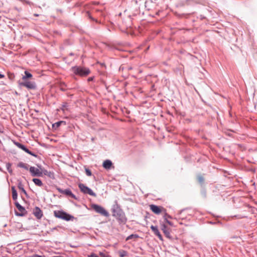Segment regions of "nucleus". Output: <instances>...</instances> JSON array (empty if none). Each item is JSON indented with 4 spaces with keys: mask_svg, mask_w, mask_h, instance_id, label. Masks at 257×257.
<instances>
[{
    "mask_svg": "<svg viewBox=\"0 0 257 257\" xmlns=\"http://www.w3.org/2000/svg\"><path fill=\"white\" fill-rule=\"evenodd\" d=\"M112 216L115 217L120 223L125 224L127 221L125 213L115 201V204L112 207Z\"/></svg>",
    "mask_w": 257,
    "mask_h": 257,
    "instance_id": "nucleus-1",
    "label": "nucleus"
},
{
    "mask_svg": "<svg viewBox=\"0 0 257 257\" xmlns=\"http://www.w3.org/2000/svg\"><path fill=\"white\" fill-rule=\"evenodd\" d=\"M70 70L74 75H78L80 77H85L90 73V71L89 68L82 66H73L71 67Z\"/></svg>",
    "mask_w": 257,
    "mask_h": 257,
    "instance_id": "nucleus-2",
    "label": "nucleus"
},
{
    "mask_svg": "<svg viewBox=\"0 0 257 257\" xmlns=\"http://www.w3.org/2000/svg\"><path fill=\"white\" fill-rule=\"evenodd\" d=\"M54 215L58 218L66 221H70L74 219V216L62 210H55Z\"/></svg>",
    "mask_w": 257,
    "mask_h": 257,
    "instance_id": "nucleus-3",
    "label": "nucleus"
},
{
    "mask_svg": "<svg viewBox=\"0 0 257 257\" xmlns=\"http://www.w3.org/2000/svg\"><path fill=\"white\" fill-rule=\"evenodd\" d=\"M92 208L97 213L105 217H108L109 213L102 206L96 204L91 205Z\"/></svg>",
    "mask_w": 257,
    "mask_h": 257,
    "instance_id": "nucleus-4",
    "label": "nucleus"
},
{
    "mask_svg": "<svg viewBox=\"0 0 257 257\" xmlns=\"http://www.w3.org/2000/svg\"><path fill=\"white\" fill-rule=\"evenodd\" d=\"M78 186L81 191L84 194H89L93 197L96 196V194L90 188L84 184L80 183Z\"/></svg>",
    "mask_w": 257,
    "mask_h": 257,
    "instance_id": "nucleus-5",
    "label": "nucleus"
},
{
    "mask_svg": "<svg viewBox=\"0 0 257 257\" xmlns=\"http://www.w3.org/2000/svg\"><path fill=\"white\" fill-rule=\"evenodd\" d=\"M15 204L17 209H18V210L19 211V212L15 211V214L16 216H24L27 214V211L25 208V207H24L21 204H20L18 202L16 201L15 202Z\"/></svg>",
    "mask_w": 257,
    "mask_h": 257,
    "instance_id": "nucleus-6",
    "label": "nucleus"
},
{
    "mask_svg": "<svg viewBox=\"0 0 257 257\" xmlns=\"http://www.w3.org/2000/svg\"><path fill=\"white\" fill-rule=\"evenodd\" d=\"M21 86H25L28 89H35L37 87L35 82L25 80L20 83Z\"/></svg>",
    "mask_w": 257,
    "mask_h": 257,
    "instance_id": "nucleus-7",
    "label": "nucleus"
},
{
    "mask_svg": "<svg viewBox=\"0 0 257 257\" xmlns=\"http://www.w3.org/2000/svg\"><path fill=\"white\" fill-rule=\"evenodd\" d=\"M15 144L19 148L22 149L23 151H25L26 153L30 154V155L34 156L35 157H37L38 156L37 154L30 151L27 148V147L25 145H23L22 144H21L19 142H15Z\"/></svg>",
    "mask_w": 257,
    "mask_h": 257,
    "instance_id": "nucleus-8",
    "label": "nucleus"
},
{
    "mask_svg": "<svg viewBox=\"0 0 257 257\" xmlns=\"http://www.w3.org/2000/svg\"><path fill=\"white\" fill-rule=\"evenodd\" d=\"M15 144L19 148L22 149L23 151H25L26 153L30 154V155L34 156L35 157H37L38 156L37 154L30 151L27 148V147L25 145H23L22 144H21L19 142H15Z\"/></svg>",
    "mask_w": 257,
    "mask_h": 257,
    "instance_id": "nucleus-9",
    "label": "nucleus"
},
{
    "mask_svg": "<svg viewBox=\"0 0 257 257\" xmlns=\"http://www.w3.org/2000/svg\"><path fill=\"white\" fill-rule=\"evenodd\" d=\"M15 144L19 148L22 149L23 151H25L26 153L30 154V155L34 156L35 157H37L38 156L37 154L30 151L27 148V147L25 145H23L22 144H21L19 142H15Z\"/></svg>",
    "mask_w": 257,
    "mask_h": 257,
    "instance_id": "nucleus-10",
    "label": "nucleus"
},
{
    "mask_svg": "<svg viewBox=\"0 0 257 257\" xmlns=\"http://www.w3.org/2000/svg\"><path fill=\"white\" fill-rule=\"evenodd\" d=\"M15 144L19 148L22 149L23 151H25L26 153L30 154V155L34 156L35 157H37L38 156L37 154L30 151L27 148V147L25 145H23L22 144H21L19 142H15Z\"/></svg>",
    "mask_w": 257,
    "mask_h": 257,
    "instance_id": "nucleus-11",
    "label": "nucleus"
},
{
    "mask_svg": "<svg viewBox=\"0 0 257 257\" xmlns=\"http://www.w3.org/2000/svg\"><path fill=\"white\" fill-rule=\"evenodd\" d=\"M58 192L61 194H64L67 196H69L72 198L77 200V198L76 196L69 189L63 190L61 188H57Z\"/></svg>",
    "mask_w": 257,
    "mask_h": 257,
    "instance_id": "nucleus-12",
    "label": "nucleus"
},
{
    "mask_svg": "<svg viewBox=\"0 0 257 257\" xmlns=\"http://www.w3.org/2000/svg\"><path fill=\"white\" fill-rule=\"evenodd\" d=\"M160 227L161 230L163 231V233L166 236V237L171 239L172 236L170 234V228H168L166 225H165L164 223H160Z\"/></svg>",
    "mask_w": 257,
    "mask_h": 257,
    "instance_id": "nucleus-13",
    "label": "nucleus"
},
{
    "mask_svg": "<svg viewBox=\"0 0 257 257\" xmlns=\"http://www.w3.org/2000/svg\"><path fill=\"white\" fill-rule=\"evenodd\" d=\"M29 171L32 176L41 177L42 176V172L35 167H30Z\"/></svg>",
    "mask_w": 257,
    "mask_h": 257,
    "instance_id": "nucleus-14",
    "label": "nucleus"
},
{
    "mask_svg": "<svg viewBox=\"0 0 257 257\" xmlns=\"http://www.w3.org/2000/svg\"><path fill=\"white\" fill-rule=\"evenodd\" d=\"M130 16H127L122 20V23L126 28L131 27L132 24V20Z\"/></svg>",
    "mask_w": 257,
    "mask_h": 257,
    "instance_id": "nucleus-15",
    "label": "nucleus"
},
{
    "mask_svg": "<svg viewBox=\"0 0 257 257\" xmlns=\"http://www.w3.org/2000/svg\"><path fill=\"white\" fill-rule=\"evenodd\" d=\"M33 214L38 219L43 216V212L39 207H35L33 210Z\"/></svg>",
    "mask_w": 257,
    "mask_h": 257,
    "instance_id": "nucleus-16",
    "label": "nucleus"
},
{
    "mask_svg": "<svg viewBox=\"0 0 257 257\" xmlns=\"http://www.w3.org/2000/svg\"><path fill=\"white\" fill-rule=\"evenodd\" d=\"M150 228L152 229V230L153 231V232H154V234L155 235H156L157 236H158L160 240H161V241H163V236H162L161 234L160 233V232L158 228V227L157 226L152 225L150 227Z\"/></svg>",
    "mask_w": 257,
    "mask_h": 257,
    "instance_id": "nucleus-17",
    "label": "nucleus"
},
{
    "mask_svg": "<svg viewBox=\"0 0 257 257\" xmlns=\"http://www.w3.org/2000/svg\"><path fill=\"white\" fill-rule=\"evenodd\" d=\"M150 207L151 210L156 214H159L161 212V208L158 206L152 204L150 205Z\"/></svg>",
    "mask_w": 257,
    "mask_h": 257,
    "instance_id": "nucleus-18",
    "label": "nucleus"
},
{
    "mask_svg": "<svg viewBox=\"0 0 257 257\" xmlns=\"http://www.w3.org/2000/svg\"><path fill=\"white\" fill-rule=\"evenodd\" d=\"M61 125H66V121L61 120L53 123L52 124V128L54 130H57Z\"/></svg>",
    "mask_w": 257,
    "mask_h": 257,
    "instance_id": "nucleus-19",
    "label": "nucleus"
},
{
    "mask_svg": "<svg viewBox=\"0 0 257 257\" xmlns=\"http://www.w3.org/2000/svg\"><path fill=\"white\" fill-rule=\"evenodd\" d=\"M112 165V162L109 160H106L103 163V167L106 169H109Z\"/></svg>",
    "mask_w": 257,
    "mask_h": 257,
    "instance_id": "nucleus-20",
    "label": "nucleus"
},
{
    "mask_svg": "<svg viewBox=\"0 0 257 257\" xmlns=\"http://www.w3.org/2000/svg\"><path fill=\"white\" fill-rule=\"evenodd\" d=\"M18 187L26 196H28V194L24 189V185L21 181L18 180Z\"/></svg>",
    "mask_w": 257,
    "mask_h": 257,
    "instance_id": "nucleus-21",
    "label": "nucleus"
},
{
    "mask_svg": "<svg viewBox=\"0 0 257 257\" xmlns=\"http://www.w3.org/2000/svg\"><path fill=\"white\" fill-rule=\"evenodd\" d=\"M12 192L13 199L16 201L18 198V193L15 186L12 187Z\"/></svg>",
    "mask_w": 257,
    "mask_h": 257,
    "instance_id": "nucleus-22",
    "label": "nucleus"
},
{
    "mask_svg": "<svg viewBox=\"0 0 257 257\" xmlns=\"http://www.w3.org/2000/svg\"><path fill=\"white\" fill-rule=\"evenodd\" d=\"M29 166V165L28 164L24 163L22 162H19L17 165L18 167L24 168L26 170H28Z\"/></svg>",
    "mask_w": 257,
    "mask_h": 257,
    "instance_id": "nucleus-23",
    "label": "nucleus"
},
{
    "mask_svg": "<svg viewBox=\"0 0 257 257\" xmlns=\"http://www.w3.org/2000/svg\"><path fill=\"white\" fill-rule=\"evenodd\" d=\"M32 181L34 184L38 186L41 187L43 185L42 181L40 179L34 178Z\"/></svg>",
    "mask_w": 257,
    "mask_h": 257,
    "instance_id": "nucleus-24",
    "label": "nucleus"
},
{
    "mask_svg": "<svg viewBox=\"0 0 257 257\" xmlns=\"http://www.w3.org/2000/svg\"><path fill=\"white\" fill-rule=\"evenodd\" d=\"M32 77V75L31 73H30V72H29L27 71H25V75H24L22 77V79L24 81H25V80H26L27 79L31 78Z\"/></svg>",
    "mask_w": 257,
    "mask_h": 257,
    "instance_id": "nucleus-25",
    "label": "nucleus"
},
{
    "mask_svg": "<svg viewBox=\"0 0 257 257\" xmlns=\"http://www.w3.org/2000/svg\"><path fill=\"white\" fill-rule=\"evenodd\" d=\"M11 166H12V164L11 163H8L6 164L7 169L8 171L9 172V173L10 174H13V170L11 168Z\"/></svg>",
    "mask_w": 257,
    "mask_h": 257,
    "instance_id": "nucleus-26",
    "label": "nucleus"
},
{
    "mask_svg": "<svg viewBox=\"0 0 257 257\" xmlns=\"http://www.w3.org/2000/svg\"><path fill=\"white\" fill-rule=\"evenodd\" d=\"M139 237V235L137 234H132L126 237V240L127 241V240L133 239V238H137Z\"/></svg>",
    "mask_w": 257,
    "mask_h": 257,
    "instance_id": "nucleus-27",
    "label": "nucleus"
},
{
    "mask_svg": "<svg viewBox=\"0 0 257 257\" xmlns=\"http://www.w3.org/2000/svg\"><path fill=\"white\" fill-rule=\"evenodd\" d=\"M43 173L45 175L48 176L50 178L53 177L54 173L53 172H51L50 171L48 172L47 170H45L43 171Z\"/></svg>",
    "mask_w": 257,
    "mask_h": 257,
    "instance_id": "nucleus-28",
    "label": "nucleus"
},
{
    "mask_svg": "<svg viewBox=\"0 0 257 257\" xmlns=\"http://www.w3.org/2000/svg\"><path fill=\"white\" fill-rule=\"evenodd\" d=\"M120 257H124L127 254V252L124 250H121L118 251Z\"/></svg>",
    "mask_w": 257,
    "mask_h": 257,
    "instance_id": "nucleus-29",
    "label": "nucleus"
},
{
    "mask_svg": "<svg viewBox=\"0 0 257 257\" xmlns=\"http://www.w3.org/2000/svg\"><path fill=\"white\" fill-rule=\"evenodd\" d=\"M197 179H198V181L199 182V183L200 184H203L204 183V178L201 175L198 176Z\"/></svg>",
    "mask_w": 257,
    "mask_h": 257,
    "instance_id": "nucleus-30",
    "label": "nucleus"
},
{
    "mask_svg": "<svg viewBox=\"0 0 257 257\" xmlns=\"http://www.w3.org/2000/svg\"><path fill=\"white\" fill-rule=\"evenodd\" d=\"M167 215V213H165L164 216V220L165 221V222L168 223L169 225H171V226H172L173 225V223H172V222H171L170 221L168 220V219L166 218V215Z\"/></svg>",
    "mask_w": 257,
    "mask_h": 257,
    "instance_id": "nucleus-31",
    "label": "nucleus"
},
{
    "mask_svg": "<svg viewBox=\"0 0 257 257\" xmlns=\"http://www.w3.org/2000/svg\"><path fill=\"white\" fill-rule=\"evenodd\" d=\"M68 106V104L67 102H63L62 104V110H64L65 109H67V107Z\"/></svg>",
    "mask_w": 257,
    "mask_h": 257,
    "instance_id": "nucleus-32",
    "label": "nucleus"
},
{
    "mask_svg": "<svg viewBox=\"0 0 257 257\" xmlns=\"http://www.w3.org/2000/svg\"><path fill=\"white\" fill-rule=\"evenodd\" d=\"M85 173L88 176H91L92 175L91 171L88 168H85Z\"/></svg>",
    "mask_w": 257,
    "mask_h": 257,
    "instance_id": "nucleus-33",
    "label": "nucleus"
},
{
    "mask_svg": "<svg viewBox=\"0 0 257 257\" xmlns=\"http://www.w3.org/2000/svg\"><path fill=\"white\" fill-rule=\"evenodd\" d=\"M193 2V0H186L185 2H184V5H190Z\"/></svg>",
    "mask_w": 257,
    "mask_h": 257,
    "instance_id": "nucleus-34",
    "label": "nucleus"
},
{
    "mask_svg": "<svg viewBox=\"0 0 257 257\" xmlns=\"http://www.w3.org/2000/svg\"><path fill=\"white\" fill-rule=\"evenodd\" d=\"M99 254L101 257H110V255H107L102 252H100Z\"/></svg>",
    "mask_w": 257,
    "mask_h": 257,
    "instance_id": "nucleus-35",
    "label": "nucleus"
},
{
    "mask_svg": "<svg viewBox=\"0 0 257 257\" xmlns=\"http://www.w3.org/2000/svg\"><path fill=\"white\" fill-rule=\"evenodd\" d=\"M89 257H98V256L97 254H95L94 253H92L89 255Z\"/></svg>",
    "mask_w": 257,
    "mask_h": 257,
    "instance_id": "nucleus-36",
    "label": "nucleus"
},
{
    "mask_svg": "<svg viewBox=\"0 0 257 257\" xmlns=\"http://www.w3.org/2000/svg\"><path fill=\"white\" fill-rule=\"evenodd\" d=\"M94 77H90L88 78L87 81L88 82L92 81L93 80Z\"/></svg>",
    "mask_w": 257,
    "mask_h": 257,
    "instance_id": "nucleus-37",
    "label": "nucleus"
},
{
    "mask_svg": "<svg viewBox=\"0 0 257 257\" xmlns=\"http://www.w3.org/2000/svg\"><path fill=\"white\" fill-rule=\"evenodd\" d=\"M202 195L204 197H206V192L205 190H203L202 191Z\"/></svg>",
    "mask_w": 257,
    "mask_h": 257,
    "instance_id": "nucleus-38",
    "label": "nucleus"
},
{
    "mask_svg": "<svg viewBox=\"0 0 257 257\" xmlns=\"http://www.w3.org/2000/svg\"><path fill=\"white\" fill-rule=\"evenodd\" d=\"M30 257H42V256H41L40 255H38L37 254H33L32 256H30Z\"/></svg>",
    "mask_w": 257,
    "mask_h": 257,
    "instance_id": "nucleus-39",
    "label": "nucleus"
},
{
    "mask_svg": "<svg viewBox=\"0 0 257 257\" xmlns=\"http://www.w3.org/2000/svg\"><path fill=\"white\" fill-rule=\"evenodd\" d=\"M5 75L4 74H2L0 73V79L4 78Z\"/></svg>",
    "mask_w": 257,
    "mask_h": 257,
    "instance_id": "nucleus-40",
    "label": "nucleus"
},
{
    "mask_svg": "<svg viewBox=\"0 0 257 257\" xmlns=\"http://www.w3.org/2000/svg\"><path fill=\"white\" fill-rule=\"evenodd\" d=\"M199 18L201 20H203V19H205V17L202 16V15H200Z\"/></svg>",
    "mask_w": 257,
    "mask_h": 257,
    "instance_id": "nucleus-41",
    "label": "nucleus"
},
{
    "mask_svg": "<svg viewBox=\"0 0 257 257\" xmlns=\"http://www.w3.org/2000/svg\"><path fill=\"white\" fill-rule=\"evenodd\" d=\"M166 218H171V217L169 215H168V214H167V215H166Z\"/></svg>",
    "mask_w": 257,
    "mask_h": 257,
    "instance_id": "nucleus-42",
    "label": "nucleus"
},
{
    "mask_svg": "<svg viewBox=\"0 0 257 257\" xmlns=\"http://www.w3.org/2000/svg\"><path fill=\"white\" fill-rule=\"evenodd\" d=\"M70 55H73V54L71 53H70Z\"/></svg>",
    "mask_w": 257,
    "mask_h": 257,
    "instance_id": "nucleus-43",
    "label": "nucleus"
},
{
    "mask_svg": "<svg viewBox=\"0 0 257 257\" xmlns=\"http://www.w3.org/2000/svg\"><path fill=\"white\" fill-rule=\"evenodd\" d=\"M90 19H91L92 20H94V19H93V18H91V17H90Z\"/></svg>",
    "mask_w": 257,
    "mask_h": 257,
    "instance_id": "nucleus-44",
    "label": "nucleus"
},
{
    "mask_svg": "<svg viewBox=\"0 0 257 257\" xmlns=\"http://www.w3.org/2000/svg\"><path fill=\"white\" fill-rule=\"evenodd\" d=\"M121 13H120V14H119V16H121Z\"/></svg>",
    "mask_w": 257,
    "mask_h": 257,
    "instance_id": "nucleus-45",
    "label": "nucleus"
}]
</instances>
